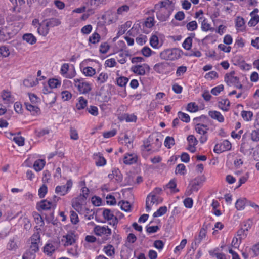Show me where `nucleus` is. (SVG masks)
I'll return each instance as SVG.
<instances>
[{"label": "nucleus", "instance_id": "nucleus-1", "mask_svg": "<svg viewBox=\"0 0 259 259\" xmlns=\"http://www.w3.org/2000/svg\"><path fill=\"white\" fill-rule=\"evenodd\" d=\"M174 7L172 1H161L154 6V11L156 12L157 18L161 21H165L171 15Z\"/></svg>", "mask_w": 259, "mask_h": 259}, {"label": "nucleus", "instance_id": "nucleus-2", "mask_svg": "<svg viewBox=\"0 0 259 259\" xmlns=\"http://www.w3.org/2000/svg\"><path fill=\"white\" fill-rule=\"evenodd\" d=\"M204 176H198L193 179L189 184L186 191V195L190 196L193 192H197L202 187L203 183L205 181Z\"/></svg>", "mask_w": 259, "mask_h": 259}, {"label": "nucleus", "instance_id": "nucleus-3", "mask_svg": "<svg viewBox=\"0 0 259 259\" xmlns=\"http://www.w3.org/2000/svg\"><path fill=\"white\" fill-rule=\"evenodd\" d=\"M159 56L162 60H175L181 57V51L177 48L167 49L162 51Z\"/></svg>", "mask_w": 259, "mask_h": 259}, {"label": "nucleus", "instance_id": "nucleus-4", "mask_svg": "<svg viewBox=\"0 0 259 259\" xmlns=\"http://www.w3.org/2000/svg\"><path fill=\"white\" fill-rule=\"evenodd\" d=\"M209 225V224H203L202 228L200 230L198 236L195 237L194 240L191 244V248L193 249L196 250L202 240L206 237L207 230Z\"/></svg>", "mask_w": 259, "mask_h": 259}, {"label": "nucleus", "instance_id": "nucleus-5", "mask_svg": "<svg viewBox=\"0 0 259 259\" xmlns=\"http://www.w3.org/2000/svg\"><path fill=\"white\" fill-rule=\"evenodd\" d=\"M74 83L78 91L82 94H87L91 90V84L84 81L82 78L74 79Z\"/></svg>", "mask_w": 259, "mask_h": 259}, {"label": "nucleus", "instance_id": "nucleus-6", "mask_svg": "<svg viewBox=\"0 0 259 259\" xmlns=\"http://www.w3.org/2000/svg\"><path fill=\"white\" fill-rule=\"evenodd\" d=\"M39 244L30 243L29 248L24 253L22 259H35V253L39 251Z\"/></svg>", "mask_w": 259, "mask_h": 259}, {"label": "nucleus", "instance_id": "nucleus-7", "mask_svg": "<svg viewBox=\"0 0 259 259\" xmlns=\"http://www.w3.org/2000/svg\"><path fill=\"white\" fill-rule=\"evenodd\" d=\"M162 201L159 196L153 193H150L146 198V209L147 211H149L151 209V206L154 204H158Z\"/></svg>", "mask_w": 259, "mask_h": 259}, {"label": "nucleus", "instance_id": "nucleus-8", "mask_svg": "<svg viewBox=\"0 0 259 259\" xmlns=\"http://www.w3.org/2000/svg\"><path fill=\"white\" fill-rule=\"evenodd\" d=\"M195 130L198 133L202 135L199 138L200 143H204L207 140V136L206 135L207 131L208 130L207 126L203 124L198 123L195 126Z\"/></svg>", "mask_w": 259, "mask_h": 259}, {"label": "nucleus", "instance_id": "nucleus-9", "mask_svg": "<svg viewBox=\"0 0 259 259\" xmlns=\"http://www.w3.org/2000/svg\"><path fill=\"white\" fill-rule=\"evenodd\" d=\"M77 240V236L73 232H69L63 236L62 239V242L64 246L73 245Z\"/></svg>", "mask_w": 259, "mask_h": 259}, {"label": "nucleus", "instance_id": "nucleus-10", "mask_svg": "<svg viewBox=\"0 0 259 259\" xmlns=\"http://www.w3.org/2000/svg\"><path fill=\"white\" fill-rule=\"evenodd\" d=\"M231 143L227 140H224L220 144H217L214 148L213 151L217 153H221L223 152L230 150L231 149Z\"/></svg>", "mask_w": 259, "mask_h": 259}, {"label": "nucleus", "instance_id": "nucleus-11", "mask_svg": "<svg viewBox=\"0 0 259 259\" xmlns=\"http://www.w3.org/2000/svg\"><path fill=\"white\" fill-rule=\"evenodd\" d=\"M72 186V182L71 180L67 181L66 185L57 186L55 189V193L61 196L66 195Z\"/></svg>", "mask_w": 259, "mask_h": 259}, {"label": "nucleus", "instance_id": "nucleus-12", "mask_svg": "<svg viewBox=\"0 0 259 259\" xmlns=\"http://www.w3.org/2000/svg\"><path fill=\"white\" fill-rule=\"evenodd\" d=\"M86 200L77 197L72 201V207L79 213H82L84 208H83V203Z\"/></svg>", "mask_w": 259, "mask_h": 259}, {"label": "nucleus", "instance_id": "nucleus-13", "mask_svg": "<svg viewBox=\"0 0 259 259\" xmlns=\"http://www.w3.org/2000/svg\"><path fill=\"white\" fill-rule=\"evenodd\" d=\"M150 67L147 64H143L142 65H135L131 67V71L134 73L139 75H144L146 73V70H149Z\"/></svg>", "mask_w": 259, "mask_h": 259}, {"label": "nucleus", "instance_id": "nucleus-14", "mask_svg": "<svg viewBox=\"0 0 259 259\" xmlns=\"http://www.w3.org/2000/svg\"><path fill=\"white\" fill-rule=\"evenodd\" d=\"M103 215L106 220L109 221V224L113 226L116 225L118 223L116 217L114 216L113 213L109 209H105L103 211Z\"/></svg>", "mask_w": 259, "mask_h": 259}, {"label": "nucleus", "instance_id": "nucleus-15", "mask_svg": "<svg viewBox=\"0 0 259 259\" xmlns=\"http://www.w3.org/2000/svg\"><path fill=\"white\" fill-rule=\"evenodd\" d=\"M94 231L96 235L102 236L106 235L109 236L111 234V230L108 226H96Z\"/></svg>", "mask_w": 259, "mask_h": 259}, {"label": "nucleus", "instance_id": "nucleus-16", "mask_svg": "<svg viewBox=\"0 0 259 259\" xmlns=\"http://www.w3.org/2000/svg\"><path fill=\"white\" fill-rule=\"evenodd\" d=\"M138 160V156L135 153H126L123 158V163L126 165L136 163Z\"/></svg>", "mask_w": 259, "mask_h": 259}, {"label": "nucleus", "instance_id": "nucleus-17", "mask_svg": "<svg viewBox=\"0 0 259 259\" xmlns=\"http://www.w3.org/2000/svg\"><path fill=\"white\" fill-rule=\"evenodd\" d=\"M234 71L226 74L225 76V81L228 85L236 84L239 83V78L234 76Z\"/></svg>", "mask_w": 259, "mask_h": 259}, {"label": "nucleus", "instance_id": "nucleus-18", "mask_svg": "<svg viewBox=\"0 0 259 259\" xmlns=\"http://www.w3.org/2000/svg\"><path fill=\"white\" fill-rule=\"evenodd\" d=\"M169 66V64L167 62H160L156 64L153 67V69L156 72L161 74L163 73Z\"/></svg>", "mask_w": 259, "mask_h": 259}, {"label": "nucleus", "instance_id": "nucleus-19", "mask_svg": "<svg viewBox=\"0 0 259 259\" xmlns=\"http://www.w3.org/2000/svg\"><path fill=\"white\" fill-rule=\"evenodd\" d=\"M55 205V204L53 203L52 201L47 200H41L37 204V207L44 210L51 209L52 207H53Z\"/></svg>", "mask_w": 259, "mask_h": 259}, {"label": "nucleus", "instance_id": "nucleus-20", "mask_svg": "<svg viewBox=\"0 0 259 259\" xmlns=\"http://www.w3.org/2000/svg\"><path fill=\"white\" fill-rule=\"evenodd\" d=\"M49 27L45 20L42 21L37 28V32L43 36H46L49 32Z\"/></svg>", "mask_w": 259, "mask_h": 259}, {"label": "nucleus", "instance_id": "nucleus-21", "mask_svg": "<svg viewBox=\"0 0 259 259\" xmlns=\"http://www.w3.org/2000/svg\"><path fill=\"white\" fill-rule=\"evenodd\" d=\"M130 54L126 51L121 50L119 51L116 56L118 61L120 64H124L126 62V58L128 57Z\"/></svg>", "mask_w": 259, "mask_h": 259}, {"label": "nucleus", "instance_id": "nucleus-22", "mask_svg": "<svg viewBox=\"0 0 259 259\" xmlns=\"http://www.w3.org/2000/svg\"><path fill=\"white\" fill-rule=\"evenodd\" d=\"M208 115L214 119L218 120L220 122H223L224 121V116L220 112L217 111H210Z\"/></svg>", "mask_w": 259, "mask_h": 259}, {"label": "nucleus", "instance_id": "nucleus-23", "mask_svg": "<svg viewBox=\"0 0 259 259\" xmlns=\"http://www.w3.org/2000/svg\"><path fill=\"white\" fill-rule=\"evenodd\" d=\"M25 105L27 110L29 111L32 115H35L40 113V109L37 106L29 103H25Z\"/></svg>", "mask_w": 259, "mask_h": 259}, {"label": "nucleus", "instance_id": "nucleus-24", "mask_svg": "<svg viewBox=\"0 0 259 259\" xmlns=\"http://www.w3.org/2000/svg\"><path fill=\"white\" fill-rule=\"evenodd\" d=\"M200 20H202L201 22V29L203 31H208L209 30L213 31L214 30V28L211 27L210 24L208 23L206 19L203 17H201L199 18Z\"/></svg>", "mask_w": 259, "mask_h": 259}, {"label": "nucleus", "instance_id": "nucleus-25", "mask_svg": "<svg viewBox=\"0 0 259 259\" xmlns=\"http://www.w3.org/2000/svg\"><path fill=\"white\" fill-rule=\"evenodd\" d=\"M247 204V199L245 198H241L237 200L235 203V207L238 210H241L245 208V206Z\"/></svg>", "mask_w": 259, "mask_h": 259}, {"label": "nucleus", "instance_id": "nucleus-26", "mask_svg": "<svg viewBox=\"0 0 259 259\" xmlns=\"http://www.w3.org/2000/svg\"><path fill=\"white\" fill-rule=\"evenodd\" d=\"M23 39L27 43L33 45L36 42V37L31 33H26L23 35Z\"/></svg>", "mask_w": 259, "mask_h": 259}, {"label": "nucleus", "instance_id": "nucleus-27", "mask_svg": "<svg viewBox=\"0 0 259 259\" xmlns=\"http://www.w3.org/2000/svg\"><path fill=\"white\" fill-rule=\"evenodd\" d=\"M218 106L222 110L227 111L230 106V101L228 99H222L218 102Z\"/></svg>", "mask_w": 259, "mask_h": 259}, {"label": "nucleus", "instance_id": "nucleus-28", "mask_svg": "<svg viewBox=\"0 0 259 259\" xmlns=\"http://www.w3.org/2000/svg\"><path fill=\"white\" fill-rule=\"evenodd\" d=\"M103 251L109 257H113L115 254L114 247L110 244L105 246L103 248Z\"/></svg>", "mask_w": 259, "mask_h": 259}, {"label": "nucleus", "instance_id": "nucleus-29", "mask_svg": "<svg viewBox=\"0 0 259 259\" xmlns=\"http://www.w3.org/2000/svg\"><path fill=\"white\" fill-rule=\"evenodd\" d=\"M46 163V161L42 159L36 160L33 164V168L36 171H39L42 169Z\"/></svg>", "mask_w": 259, "mask_h": 259}, {"label": "nucleus", "instance_id": "nucleus-30", "mask_svg": "<svg viewBox=\"0 0 259 259\" xmlns=\"http://www.w3.org/2000/svg\"><path fill=\"white\" fill-rule=\"evenodd\" d=\"M88 101L83 97H80L78 98V101L76 104V107L78 110H82L84 109L87 105Z\"/></svg>", "mask_w": 259, "mask_h": 259}, {"label": "nucleus", "instance_id": "nucleus-31", "mask_svg": "<svg viewBox=\"0 0 259 259\" xmlns=\"http://www.w3.org/2000/svg\"><path fill=\"white\" fill-rule=\"evenodd\" d=\"M45 21L47 23L49 28L58 26L61 23L60 20L57 18H51L50 19H46Z\"/></svg>", "mask_w": 259, "mask_h": 259}, {"label": "nucleus", "instance_id": "nucleus-32", "mask_svg": "<svg viewBox=\"0 0 259 259\" xmlns=\"http://www.w3.org/2000/svg\"><path fill=\"white\" fill-rule=\"evenodd\" d=\"M38 83L37 79L34 80L32 78L26 79L23 81V84L26 87H32Z\"/></svg>", "mask_w": 259, "mask_h": 259}, {"label": "nucleus", "instance_id": "nucleus-33", "mask_svg": "<svg viewBox=\"0 0 259 259\" xmlns=\"http://www.w3.org/2000/svg\"><path fill=\"white\" fill-rule=\"evenodd\" d=\"M241 116L244 120L246 121H249L252 120L253 117V113L250 111L243 110L241 112Z\"/></svg>", "mask_w": 259, "mask_h": 259}, {"label": "nucleus", "instance_id": "nucleus-34", "mask_svg": "<svg viewBox=\"0 0 259 259\" xmlns=\"http://www.w3.org/2000/svg\"><path fill=\"white\" fill-rule=\"evenodd\" d=\"M56 249L55 246L52 243H47L44 247V251L48 254H51L55 251Z\"/></svg>", "mask_w": 259, "mask_h": 259}, {"label": "nucleus", "instance_id": "nucleus-35", "mask_svg": "<svg viewBox=\"0 0 259 259\" xmlns=\"http://www.w3.org/2000/svg\"><path fill=\"white\" fill-rule=\"evenodd\" d=\"M100 35L96 33H93L89 38V41L92 44H95L99 42L100 40Z\"/></svg>", "mask_w": 259, "mask_h": 259}, {"label": "nucleus", "instance_id": "nucleus-36", "mask_svg": "<svg viewBox=\"0 0 259 259\" xmlns=\"http://www.w3.org/2000/svg\"><path fill=\"white\" fill-rule=\"evenodd\" d=\"M167 211L166 206L160 207L156 212L153 213V217L155 218L162 216L165 214Z\"/></svg>", "mask_w": 259, "mask_h": 259}, {"label": "nucleus", "instance_id": "nucleus-37", "mask_svg": "<svg viewBox=\"0 0 259 259\" xmlns=\"http://www.w3.org/2000/svg\"><path fill=\"white\" fill-rule=\"evenodd\" d=\"M48 84L50 88H56L61 85V81L55 78L50 79L48 81Z\"/></svg>", "mask_w": 259, "mask_h": 259}, {"label": "nucleus", "instance_id": "nucleus-38", "mask_svg": "<svg viewBox=\"0 0 259 259\" xmlns=\"http://www.w3.org/2000/svg\"><path fill=\"white\" fill-rule=\"evenodd\" d=\"M95 73V70L92 67H86L83 69V73L87 76H92Z\"/></svg>", "mask_w": 259, "mask_h": 259}, {"label": "nucleus", "instance_id": "nucleus-39", "mask_svg": "<svg viewBox=\"0 0 259 259\" xmlns=\"http://www.w3.org/2000/svg\"><path fill=\"white\" fill-rule=\"evenodd\" d=\"M113 177L118 182H120L122 180V175L118 169H114L112 170Z\"/></svg>", "mask_w": 259, "mask_h": 259}, {"label": "nucleus", "instance_id": "nucleus-40", "mask_svg": "<svg viewBox=\"0 0 259 259\" xmlns=\"http://www.w3.org/2000/svg\"><path fill=\"white\" fill-rule=\"evenodd\" d=\"M82 213H84V218L88 220L93 219L95 214V212L93 210H90L88 208H85Z\"/></svg>", "mask_w": 259, "mask_h": 259}, {"label": "nucleus", "instance_id": "nucleus-41", "mask_svg": "<svg viewBox=\"0 0 259 259\" xmlns=\"http://www.w3.org/2000/svg\"><path fill=\"white\" fill-rule=\"evenodd\" d=\"M150 43L151 46L153 48H158L159 47L158 37L155 35H153L150 38Z\"/></svg>", "mask_w": 259, "mask_h": 259}, {"label": "nucleus", "instance_id": "nucleus-42", "mask_svg": "<svg viewBox=\"0 0 259 259\" xmlns=\"http://www.w3.org/2000/svg\"><path fill=\"white\" fill-rule=\"evenodd\" d=\"M40 240V235L39 232H35L30 238L31 243L39 244Z\"/></svg>", "mask_w": 259, "mask_h": 259}, {"label": "nucleus", "instance_id": "nucleus-43", "mask_svg": "<svg viewBox=\"0 0 259 259\" xmlns=\"http://www.w3.org/2000/svg\"><path fill=\"white\" fill-rule=\"evenodd\" d=\"M178 116L179 119L186 123L189 122L190 120V116L189 115L181 111H179L178 113Z\"/></svg>", "mask_w": 259, "mask_h": 259}, {"label": "nucleus", "instance_id": "nucleus-44", "mask_svg": "<svg viewBox=\"0 0 259 259\" xmlns=\"http://www.w3.org/2000/svg\"><path fill=\"white\" fill-rule=\"evenodd\" d=\"M192 38L191 37H188L183 42L182 46L186 50H189L192 47Z\"/></svg>", "mask_w": 259, "mask_h": 259}, {"label": "nucleus", "instance_id": "nucleus-45", "mask_svg": "<svg viewBox=\"0 0 259 259\" xmlns=\"http://www.w3.org/2000/svg\"><path fill=\"white\" fill-rule=\"evenodd\" d=\"M186 172V167L183 164H178L176 168L175 173L176 174H179L184 175Z\"/></svg>", "mask_w": 259, "mask_h": 259}, {"label": "nucleus", "instance_id": "nucleus-46", "mask_svg": "<svg viewBox=\"0 0 259 259\" xmlns=\"http://www.w3.org/2000/svg\"><path fill=\"white\" fill-rule=\"evenodd\" d=\"M197 27L198 25L196 21H192L186 25L187 30L191 31L196 30Z\"/></svg>", "mask_w": 259, "mask_h": 259}, {"label": "nucleus", "instance_id": "nucleus-47", "mask_svg": "<svg viewBox=\"0 0 259 259\" xmlns=\"http://www.w3.org/2000/svg\"><path fill=\"white\" fill-rule=\"evenodd\" d=\"M108 77L107 73L102 72L100 73L99 76L97 77V80L99 84H101L106 81Z\"/></svg>", "mask_w": 259, "mask_h": 259}, {"label": "nucleus", "instance_id": "nucleus-48", "mask_svg": "<svg viewBox=\"0 0 259 259\" xmlns=\"http://www.w3.org/2000/svg\"><path fill=\"white\" fill-rule=\"evenodd\" d=\"M120 204V208L122 210L127 212L131 209V204L128 201H121L119 203Z\"/></svg>", "mask_w": 259, "mask_h": 259}, {"label": "nucleus", "instance_id": "nucleus-49", "mask_svg": "<svg viewBox=\"0 0 259 259\" xmlns=\"http://www.w3.org/2000/svg\"><path fill=\"white\" fill-rule=\"evenodd\" d=\"M128 81V79L125 77H120L117 78L116 82L118 85L124 87Z\"/></svg>", "mask_w": 259, "mask_h": 259}, {"label": "nucleus", "instance_id": "nucleus-50", "mask_svg": "<svg viewBox=\"0 0 259 259\" xmlns=\"http://www.w3.org/2000/svg\"><path fill=\"white\" fill-rule=\"evenodd\" d=\"M162 145V142L158 138H156L155 141L151 143V149L153 151L158 150Z\"/></svg>", "mask_w": 259, "mask_h": 259}, {"label": "nucleus", "instance_id": "nucleus-51", "mask_svg": "<svg viewBox=\"0 0 259 259\" xmlns=\"http://www.w3.org/2000/svg\"><path fill=\"white\" fill-rule=\"evenodd\" d=\"M48 188L46 185L43 184L38 190V195L40 198H44L47 193Z\"/></svg>", "mask_w": 259, "mask_h": 259}, {"label": "nucleus", "instance_id": "nucleus-52", "mask_svg": "<svg viewBox=\"0 0 259 259\" xmlns=\"http://www.w3.org/2000/svg\"><path fill=\"white\" fill-rule=\"evenodd\" d=\"M175 144L174 139L172 137L167 136L165 139L164 145L168 148H170L171 146Z\"/></svg>", "mask_w": 259, "mask_h": 259}, {"label": "nucleus", "instance_id": "nucleus-53", "mask_svg": "<svg viewBox=\"0 0 259 259\" xmlns=\"http://www.w3.org/2000/svg\"><path fill=\"white\" fill-rule=\"evenodd\" d=\"M81 193L78 197L86 200L89 196V190L86 187H83L81 189Z\"/></svg>", "mask_w": 259, "mask_h": 259}, {"label": "nucleus", "instance_id": "nucleus-54", "mask_svg": "<svg viewBox=\"0 0 259 259\" xmlns=\"http://www.w3.org/2000/svg\"><path fill=\"white\" fill-rule=\"evenodd\" d=\"M70 220L73 224H76L79 222L78 216L74 211H70Z\"/></svg>", "mask_w": 259, "mask_h": 259}, {"label": "nucleus", "instance_id": "nucleus-55", "mask_svg": "<svg viewBox=\"0 0 259 259\" xmlns=\"http://www.w3.org/2000/svg\"><path fill=\"white\" fill-rule=\"evenodd\" d=\"M259 22V15H256L252 16L250 21L248 22V25L249 26H254Z\"/></svg>", "mask_w": 259, "mask_h": 259}, {"label": "nucleus", "instance_id": "nucleus-56", "mask_svg": "<svg viewBox=\"0 0 259 259\" xmlns=\"http://www.w3.org/2000/svg\"><path fill=\"white\" fill-rule=\"evenodd\" d=\"M154 24V18L153 17H148L144 22V25L147 28H151Z\"/></svg>", "mask_w": 259, "mask_h": 259}, {"label": "nucleus", "instance_id": "nucleus-57", "mask_svg": "<svg viewBox=\"0 0 259 259\" xmlns=\"http://www.w3.org/2000/svg\"><path fill=\"white\" fill-rule=\"evenodd\" d=\"M110 48V46L107 42L102 43L100 46V52L102 54L106 53Z\"/></svg>", "mask_w": 259, "mask_h": 259}, {"label": "nucleus", "instance_id": "nucleus-58", "mask_svg": "<svg viewBox=\"0 0 259 259\" xmlns=\"http://www.w3.org/2000/svg\"><path fill=\"white\" fill-rule=\"evenodd\" d=\"M187 110L191 112H195L198 110V107L195 103H190L187 106Z\"/></svg>", "mask_w": 259, "mask_h": 259}, {"label": "nucleus", "instance_id": "nucleus-59", "mask_svg": "<svg viewBox=\"0 0 259 259\" xmlns=\"http://www.w3.org/2000/svg\"><path fill=\"white\" fill-rule=\"evenodd\" d=\"M87 110L93 116H97L98 114V109L96 106H90L89 108H87Z\"/></svg>", "mask_w": 259, "mask_h": 259}, {"label": "nucleus", "instance_id": "nucleus-60", "mask_svg": "<svg viewBox=\"0 0 259 259\" xmlns=\"http://www.w3.org/2000/svg\"><path fill=\"white\" fill-rule=\"evenodd\" d=\"M18 246L16 242L14 239L10 240L7 244V248L10 250H15L17 248Z\"/></svg>", "mask_w": 259, "mask_h": 259}, {"label": "nucleus", "instance_id": "nucleus-61", "mask_svg": "<svg viewBox=\"0 0 259 259\" xmlns=\"http://www.w3.org/2000/svg\"><path fill=\"white\" fill-rule=\"evenodd\" d=\"M70 139L73 140H77L79 138L77 131L72 127H71L70 130Z\"/></svg>", "mask_w": 259, "mask_h": 259}, {"label": "nucleus", "instance_id": "nucleus-62", "mask_svg": "<svg viewBox=\"0 0 259 259\" xmlns=\"http://www.w3.org/2000/svg\"><path fill=\"white\" fill-rule=\"evenodd\" d=\"M209 254L212 256H215L217 259H226L225 255L223 253L215 252V250L209 251Z\"/></svg>", "mask_w": 259, "mask_h": 259}, {"label": "nucleus", "instance_id": "nucleus-63", "mask_svg": "<svg viewBox=\"0 0 259 259\" xmlns=\"http://www.w3.org/2000/svg\"><path fill=\"white\" fill-rule=\"evenodd\" d=\"M10 52L9 49L6 46L0 47V55L3 57H8L9 55Z\"/></svg>", "mask_w": 259, "mask_h": 259}, {"label": "nucleus", "instance_id": "nucleus-64", "mask_svg": "<svg viewBox=\"0 0 259 259\" xmlns=\"http://www.w3.org/2000/svg\"><path fill=\"white\" fill-rule=\"evenodd\" d=\"M251 139L253 141H259V130L252 131L251 133Z\"/></svg>", "mask_w": 259, "mask_h": 259}]
</instances>
